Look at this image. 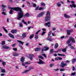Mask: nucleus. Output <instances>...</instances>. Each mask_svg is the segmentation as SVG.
Segmentation results:
<instances>
[{"label": "nucleus", "instance_id": "38", "mask_svg": "<svg viewBox=\"0 0 76 76\" xmlns=\"http://www.w3.org/2000/svg\"><path fill=\"white\" fill-rule=\"evenodd\" d=\"M28 69H34V67L32 66H30L28 67Z\"/></svg>", "mask_w": 76, "mask_h": 76}, {"label": "nucleus", "instance_id": "7", "mask_svg": "<svg viewBox=\"0 0 76 76\" xmlns=\"http://www.w3.org/2000/svg\"><path fill=\"white\" fill-rule=\"evenodd\" d=\"M51 23V22L50 21L48 22V23H45L44 24V26H48V27H50L51 26V24H50Z\"/></svg>", "mask_w": 76, "mask_h": 76}, {"label": "nucleus", "instance_id": "33", "mask_svg": "<svg viewBox=\"0 0 76 76\" xmlns=\"http://www.w3.org/2000/svg\"><path fill=\"white\" fill-rule=\"evenodd\" d=\"M31 70L30 69L26 70L24 72V73H26L28 72H29Z\"/></svg>", "mask_w": 76, "mask_h": 76}, {"label": "nucleus", "instance_id": "47", "mask_svg": "<svg viewBox=\"0 0 76 76\" xmlns=\"http://www.w3.org/2000/svg\"><path fill=\"white\" fill-rule=\"evenodd\" d=\"M19 26L20 27H22L23 25H22V23H19Z\"/></svg>", "mask_w": 76, "mask_h": 76}, {"label": "nucleus", "instance_id": "4", "mask_svg": "<svg viewBox=\"0 0 76 76\" xmlns=\"http://www.w3.org/2000/svg\"><path fill=\"white\" fill-rule=\"evenodd\" d=\"M44 13H45V12L44 11H42L39 13L37 15V17L38 18H41V17H42L43 16V15H44Z\"/></svg>", "mask_w": 76, "mask_h": 76}, {"label": "nucleus", "instance_id": "9", "mask_svg": "<svg viewBox=\"0 0 76 76\" xmlns=\"http://www.w3.org/2000/svg\"><path fill=\"white\" fill-rule=\"evenodd\" d=\"M8 35L10 37L12 38H13V39L15 38V37H14V35H13L12 34H11L10 33H8Z\"/></svg>", "mask_w": 76, "mask_h": 76}, {"label": "nucleus", "instance_id": "22", "mask_svg": "<svg viewBox=\"0 0 76 76\" xmlns=\"http://www.w3.org/2000/svg\"><path fill=\"white\" fill-rule=\"evenodd\" d=\"M17 42H19V43H20V44H22V45H23V44L24 43V42H22L21 41H20L19 40H17Z\"/></svg>", "mask_w": 76, "mask_h": 76}, {"label": "nucleus", "instance_id": "1", "mask_svg": "<svg viewBox=\"0 0 76 76\" xmlns=\"http://www.w3.org/2000/svg\"><path fill=\"white\" fill-rule=\"evenodd\" d=\"M9 9H10L12 10H15V11H17L18 12L19 11L20 12L18 13V16L17 18L18 20H20V18H22V17L23 16V12L21 10V8L19 7H16L15 8H11L9 6L8 7Z\"/></svg>", "mask_w": 76, "mask_h": 76}, {"label": "nucleus", "instance_id": "24", "mask_svg": "<svg viewBox=\"0 0 76 76\" xmlns=\"http://www.w3.org/2000/svg\"><path fill=\"white\" fill-rule=\"evenodd\" d=\"M24 16L25 17H29L30 15H29V14L27 13Z\"/></svg>", "mask_w": 76, "mask_h": 76}, {"label": "nucleus", "instance_id": "13", "mask_svg": "<svg viewBox=\"0 0 76 76\" xmlns=\"http://www.w3.org/2000/svg\"><path fill=\"white\" fill-rule=\"evenodd\" d=\"M11 32L12 33V34H15V33H16L17 32H18V30L16 29L12 30H11Z\"/></svg>", "mask_w": 76, "mask_h": 76}, {"label": "nucleus", "instance_id": "48", "mask_svg": "<svg viewBox=\"0 0 76 76\" xmlns=\"http://www.w3.org/2000/svg\"><path fill=\"white\" fill-rule=\"evenodd\" d=\"M75 75H76V72H75L71 74V75H73V76H75Z\"/></svg>", "mask_w": 76, "mask_h": 76}, {"label": "nucleus", "instance_id": "36", "mask_svg": "<svg viewBox=\"0 0 76 76\" xmlns=\"http://www.w3.org/2000/svg\"><path fill=\"white\" fill-rule=\"evenodd\" d=\"M62 51H63V52H66V49L65 48L63 49H62Z\"/></svg>", "mask_w": 76, "mask_h": 76}, {"label": "nucleus", "instance_id": "19", "mask_svg": "<svg viewBox=\"0 0 76 76\" xmlns=\"http://www.w3.org/2000/svg\"><path fill=\"white\" fill-rule=\"evenodd\" d=\"M26 33H23L22 34V37L23 38H25L26 37Z\"/></svg>", "mask_w": 76, "mask_h": 76}, {"label": "nucleus", "instance_id": "58", "mask_svg": "<svg viewBox=\"0 0 76 76\" xmlns=\"http://www.w3.org/2000/svg\"><path fill=\"white\" fill-rule=\"evenodd\" d=\"M68 47H71V45H72V44L71 43H69L68 44Z\"/></svg>", "mask_w": 76, "mask_h": 76}, {"label": "nucleus", "instance_id": "49", "mask_svg": "<svg viewBox=\"0 0 76 76\" xmlns=\"http://www.w3.org/2000/svg\"><path fill=\"white\" fill-rule=\"evenodd\" d=\"M65 70V69H60V71H61V72H63V71H64Z\"/></svg>", "mask_w": 76, "mask_h": 76}, {"label": "nucleus", "instance_id": "64", "mask_svg": "<svg viewBox=\"0 0 76 76\" xmlns=\"http://www.w3.org/2000/svg\"><path fill=\"white\" fill-rule=\"evenodd\" d=\"M33 6L34 7H36V6H37L36 4H33Z\"/></svg>", "mask_w": 76, "mask_h": 76}, {"label": "nucleus", "instance_id": "43", "mask_svg": "<svg viewBox=\"0 0 76 76\" xmlns=\"http://www.w3.org/2000/svg\"><path fill=\"white\" fill-rule=\"evenodd\" d=\"M58 56H65V55H63V54H58Z\"/></svg>", "mask_w": 76, "mask_h": 76}, {"label": "nucleus", "instance_id": "3", "mask_svg": "<svg viewBox=\"0 0 76 76\" xmlns=\"http://www.w3.org/2000/svg\"><path fill=\"white\" fill-rule=\"evenodd\" d=\"M72 41V42H74V43L75 42V39L72 37H71L70 39L66 42V44H69V43L70 42V41Z\"/></svg>", "mask_w": 76, "mask_h": 76}, {"label": "nucleus", "instance_id": "17", "mask_svg": "<svg viewBox=\"0 0 76 76\" xmlns=\"http://www.w3.org/2000/svg\"><path fill=\"white\" fill-rule=\"evenodd\" d=\"M62 58L61 57H57L56 58H55V60H56V61H58L59 60H62Z\"/></svg>", "mask_w": 76, "mask_h": 76}, {"label": "nucleus", "instance_id": "28", "mask_svg": "<svg viewBox=\"0 0 76 76\" xmlns=\"http://www.w3.org/2000/svg\"><path fill=\"white\" fill-rule=\"evenodd\" d=\"M22 22L23 23H24V24H25V25H28V23H26V22H25V21L24 20H22Z\"/></svg>", "mask_w": 76, "mask_h": 76}, {"label": "nucleus", "instance_id": "5", "mask_svg": "<svg viewBox=\"0 0 76 76\" xmlns=\"http://www.w3.org/2000/svg\"><path fill=\"white\" fill-rule=\"evenodd\" d=\"M49 50V48L47 46H44L43 48H42V51H48Z\"/></svg>", "mask_w": 76, "mask_h": 76}, {"label": "nucleus", "instance_id": "21", "mask_svg": "<svg viewBox=\"0 0 76 76\" xmlns=\"http://www.w3.org/2000/svg\"><path fill=\"white\" fill-rule=\"evenodd\" d=\"M58 43H56L55 45V49H57V48H58Z\"/></svg>", "mask_w": 76, "mask_h": 76}, {"label": "nucleus", "instance_id": "51", "mask_svg": "<svg viewBox=\"0 0 76 76\" xmlns=\"http://www.w3.org/2000/svg\"><path fill=\"white\" fill-rule=\"evenodd\" d=\"M40 31H41V30H38L37 32H36L35 33V34H36V35H37V34H38V32H40Z\"/></svg>", "mask_w": 76, "mask_h": 76}, {"label": "nucleus", "instance_id": "10", "mask_svg": "<svg viewBox=\"0 0 76 76\" xmlns=\"http://www.w3.org/2000/svg\"><path fill=\"white\" fill-rule=\"evenodd\" d=\"M37 63L39 64H44V62H43L42 60L39 59V61Z\"/></svg>", "mask_w": 76, "mask_h": 76}, {"label": "nucleus", "instance_id": "53", "mask_svg": "<svg viewBox=\"0 0 76 76\" xmlns=\"http://www.w3.org/2000/svg\"><path fill=\"white\" fill-rule=\"evenodd\" d=\"M38 8H39V6H38L36 8L35 10H38Z\"/></svg>", "mask_w": 76, "mask_h": 76}, {"label": "nucleus", "instance_id": "35", "mask_svg": "<svg viewBox=\"0 0 76 76\" xmlns=\"http://www.w3.org/2000/svg\"><path fill=\"white\" fill-rule=\"evenodd\" d=\"M6 42L5 41H3L2 42V43L1 44L2 45H4V44H5V42Z\"/></svg>", "mask_w": 76, "mask_h": 76}, {"label": "nucleus", "instance_id": "14", "mask_svg": "<svg viewBox=\"0 0 76 76\" xmlns=\"http://www.w3.org/2000/svg\"><path fill=\"white\" fill-rule=\"evenodd\" d=\"M13 56L15 57H17L19 56V53H16L15 52L13 53Z\"/></svg>", "mask_w": 76, "mask_h": 76}, {"label": "nucleus", "instance_id": "26", "mask_svg": "<svg viewBox=\"0 0 76 76\" xmlns=\"http://www.w3.org/2000/svg\"><path fill=\"white\" fill-rule=\"evenodd\" d=\"M45 9V8H44V7H40L39 8V10H44V9Z\"/></svg>", "mask_w": 76, "mask_h": 76}, {"label": "nucleus", "instance_id": "27", "mask_svg": "<svg viewBox=\"0 0 76 76\" xmlns=\"http://www.w3.org/2000/svg\"><path fill=\"white\" fill-rule=\"evenodd\" d=\"M47 39L48 40H49V41H51L53 40V39H52V38H51V37H50V38L49 39Z\"/></svg>", "mask_w": 76, "mask_h": 76}, {"label": "nucleus", "instance_id": "25", "mask_svg": "<svg viewBox=\"0 0 76 76\" xmlns=\"http://www.w3.org/2000/svg\"><path fill=\"white\" fill-rule=\"evenodd\" d=\"M2 28L4 31H5L6 32H7V30L6 29V28H5V27H4L3 26L2 27Z\"/></svg>", "mask_w": 76, "mask_h": 76}, {"label": "nucleus", "instance_id": "63", "mask_svg": "<svg viewBox=\"0 0 76 76\" xmlns=\"http://www.w3.org/2000/svg\"><path fill=\"white\" fill-rule=\"evenodd\" d=\"M13 50H14V51H17V49L16 48H13Z\"/></svg>", "mask_w": 76, "mask_h": 76}, {"label": "nucleus", "instance_id": "44", "mask_svg": "<svg viewBox=\"0 0 76 76\" xmlns=\"http://www.w3.org/2000/svg\"><path fill=\"white\" fill-rule=\"evenodd\" d=\"M39 58H41V59H42V60L44 59V58L42 56H39Z\"/></svg>", "mask_w": 76, "mask_h": 76}, {"label": "nucleus", "instance_id": "45", "mask_svg": "<svg viewBox=\"0 0 76 76\" xmlns=\"http://www.w3.org/2000/svg\"><path fill=\"white\" fill-rule=\"evenodd\" d=\"M13 10H11L10 12V14H12V13H13Z\"/></svg>", "mask_w": 76, "mask_h": 76}, {"label": "nucleus", "instance_id": "61", "mask_svg": "<svg viewBox=\"0 0 76 76\" xmlns=\"http://www.w3.org/2000/svg\"><path fill=\"white\" fill-rule=\"evenodd\" d=\"M31 63H28V61L26 62L25 63V64H30Z\"/></svg>", "mask_w": 76, "mask_h": 76}, {"label": "nucleus", "instance_id": "29", "mask_svg": "<svg viewBox=\"0 0 76 76\" xmlns=\"http://www.w3.org/2000/svg\"><path fill=\"white\" fill-rule=\"evenodd\" d=\"M41 49L40 48H36L35 49V51H39Z\"/></svg>", "mask_w": 76, "mask_h": 76}, {"label": "nucleus", "instance_id": "11", "mask_svg": "<svg viewBox=\"0 0 76 76\" xmlns=\"http://www.w3.org/2000/svg\"><path fill=\"white\" fill-rule=\"evenodd\" d=\"M29 57L30 59L31 60H32V59H33L34 55L32 54H29Z\"/></svg>", "mask_w": 76, "mask_h": 76}, {"label": "nucleus", "instance_id": "52", "mask_svg": "<svg viewBox=\"0 0 76 76\" xmlns=\"http://www.w3.org/2000/svg\"><path fill=\"white\" fill-rule=\"evenodd\" d=\"M19 47H20L21 49L22 50H23V47H22V45H19Z\"/></svg>", "mask_w": 76, "mask_h": 76}, {"label": "nucleus", "instance_id": "23", "mask_svg": "<svg viewBox=\"0 0 76 76\" xmlns=\"http://www.w3.org/2000/svg\"><path fill=\"white\" fill-rule=\"evenodd\" d=\"M76 61V58H74L72 60V63L73 64L75 63V62Z\"/></svg>", "mask_w": 76, "mask_h": 76}, {"label": "nucleus", "instance_id": "60", "mask_svg": "<svg viewBox=\"0 0 76 76\" xmlns=\"http://www.w3.org/2000/svg\"><path fill=\"white\" fill-rule=\"evenodd\" d=\"M66 63H70V61H69V60H66Z\"/></svg>", "mask_w": 76, "mask_h": 76}, {"label": "nucleus", "instance_id": "42", "mask_svg": "<svg viewBox=\"0 0 76 76\" xmlns=\"http://www.w3.org/2000/svg\"><path fill=\"white\" fill-rule=\"evenodd\" d=\"M45 33H46V32H45V31H43L42 32V35H44V34H45Z\"/></svg>", "mask_w": 76, "mask_h": 76}, {"label": "nucleus", "instance_id": "55", "mask_svg": "<svg viewBox=\"0 0 76 76\" xmlns=\"http://www.w3.org/2000/svg\"><path fill=\"white\" fill-rule=\"evenodd\" d=\"M52 30L53 31H56V28H52Z\"/></svg>", "mask_w": 76, "mask_h": 76}, {"label": "nucleus", "instance_id": "16", "mask_svg": "<svg viewBox=\"0 0 76 76\" xmlns=\"http://www.w3.org/2000/svg\"><path fill=\"white\" fill-rule=\"evenodd\" d=\"M64 16L65 18H70V15H69L66 14H64Z\"/></svg>", "mask_w": 76, "mask_h": 76}, {"label": "nucleus", "instance_id": "31", "mask_svg": "<svg viewBox=\"0 0 76 76\" xmlns=\"http://www.w3.org/2000/svg\"><path fill=\"white\" fill-rule=\"evenodd\" d=\"M34 34H32L30 36V39H32V38L34 37Z\"/></svg>", "mask_w": 76, "mask_h": 76}, {"label": "nucleus", "instance_id": "18", "mask_svg": "<svg viewBox=\"0 0 76 76\" xmlns=\"http://www.w3.org/2000/svg\"><path fill=\"white\" fill-rule=\"evenodd\" d=\"M20 61L22 62H23L25 61V57L24 56L22 57L20 59Z\"/></svg>", "mask_w": 76, "mask_h": 76}, {"label": "nucleus", "instance_id": "30", "mask_svg": "<svg viewBox=\"0 0 76 76\" xmlns=\"http://www.w3.org/2000/svg\"><path fill=\"white\" fill-rule=\"evenodd\" d=\"M57 6H58V7H60L61 6V4H60V3L58 2V3L57 4Z\"/></svg>", "mask_w": 76, "mask_h": 76}, {"label": "nucleus", "instance_id": "20", "mask_svg": "<svg viewBox=\"0 0 76 76\" xmlns=\"http://www.w3.org/2000/svg\"><path fill=\"white\" fill-rule=\"evenodd\" d=\"M53 52H54V50H53V49H51L50 50V54H53Z\"/></svg>", "mask_w": 76, "mask_h": 76}, {"label": "nucleus", "instance_id": "50", "mask_svg": "<svg viewBox=\"0 0 76 76\" xmlns=\"http://www.w3.org/2000/svg\"><path fill=\"white\" fill-rule=\"evenodd\" d=\"M1 13L2 15H6V13L4 12H2Z\"/></svg>", "mask_w": 76, "mask_h": 76}, {"label": "nucleus", "instance_id": "15", "mask_svg": "<svg viewBox=\"0 0 76 76\" xmlns=\"http://www.w3.org/2000/svg\"><path fill=\"white\" fill-rule=\"evenodd\" d=\"M2 47L4 49H7L8 48H9V47L8 46H7L6 45H3L2 46Z\"/></svg>", "mask_w": 76, "mask_h": 76}, {"label": "nucleus", "instance_id": "40", "mask_svg": "<svg viewBox=\"0 0 76 76\" xmlns=\"http://www.w3.org/2000/svg\"><path fill=\"white\" fill-rule=\"evenodd\" d=\"M41 5H42V6H45V4L43 2L41 3Z\"/></svg>", "mask_w": 76, "mask_h": 76}, {"label": "nucleus", "instance_id": "8", "mask_svg": "<svg viewBox=\"0 0 76 76\" xmlns=\"http://www.w3.org/2000/svg\"><path fill=\"white\" fill-rule=\"evenodd\" d=\"M67 66V64L64 63V62L62 61L61 63V67H64L65 66Z\"/></svg>", "mask_w": 76, "mask_h": 76}, {"label": "nucleus", "instance_id": "34", "mask_svg": "<svg viewBox=\"0 0 76 76\" xmlns=\"http://www.w3.org/2000/svg\"><path fill=\"white\" fill-rule=\"evenodd\" d=\"M1 72L2 73H5L6 71H5V70L4 69H1Z\"/></svg>", "mask_w": 76, "mask_h": 76}, {"label": "nucleus", "instance_id": "6", "mask_svg": "<svg viewBox=\"0 0 76 76\" xmlns=\"http://www.w3.org/2000/svg\"><path fill=\"white\" fill-rule=\"evenodd\" d=\"M71 2L72 4L70 5V7H71L72 8L73 7L75 8L76 7V5L75 4V2H74V1H71Z\"/></svg>", "mask_w": 76, "mask_h": 76}, {"label": "nucleus", "instance_id": "54", "mask_svg": "<svg viewBox=\"0 0 76 76\" xmlns=\"http://www.w3.org/2000/svg\"><path fill=\"white\" fill-rule=\"evenodd\" d=\"M64 38V36H62L60 37V39H63Z\"/></svg>", "mask_w": 76, "mask_h": 76}, {"label": "nucleus", "instance_id": "37", "mask_svg": "<svg viewBox=\"0 0 76 76\" xmlns=\"http://www.w3.org/2000/svg\"><path fill=\"white\" fill-rule=\"evenodd\" d=\"M54 65V64H50V67H52Z\"/></svg>", "mask_w": 76, "mask_h": 76}, {"label": "nucleus", "instance_id": "62", "mask_svg": "<svg viewBox=\"0 0 76 76\" xmlns=\"http://www.w3.org/2000/svg\"><path fill=\"white\" fill-rule=\"evenodd\" d=\"M75 70V67L74 66H73L72 67V70Z\"/></svg>", "mask_w": 76, "mask_h": 76}, {"label": "nucleus", "instance_id": "2", "mask_svg": "<svg viewBox=\"0 0 76 76\" xmlns=\"http://www.w3.org/2000/svg\"><path fill=\"white\" fill-rule=\"evenodd\" d=\"M50 12L48 11H47L46 14V17L45 18V22L50 21Z\"/></svg>", "mask_w": 76, "mask_h": 76}, {"label": "nucleus", "instance_id": "56", "mask_svg": "<svg viewBox=\"0 0 76 76\" xmlns=\"http://www.w3.org/2000/svg\"><path fill=\"white\" fill-rule=\"evenodd\" d=\"M42 56H44L45 57H47V56L46 55H45V54H42Z\"/></svg>", "mask_w": 76, "mask_h": 76}, {"label": "nucleus", "instance_id": "41", "mask_svg": "<svg viewBox=\"0 0 76 76\" xmlns=\"http://www.w3.org/2000/svg\"><path fill=\"white\" fill-rule=\"evenodd\" d=\"M2 65H3L4 66L6 65V62H2Z\"/></svg>", "mask_w": 76, "mask_h": 76}, {"label": "nucleus", "instance_id": "57", "mask_svg": "<svg viewBox=\"0 0 76 76\" xmlns=\"http://www.w3.org/2000/svg\"><path fill=\"white\" fill-rule=\"evenodd\" d=\"M26 65V64H25V63H22V66H25Z\"/></svg>", "mask_w": 76, "mask_h": 76}, {"label": "nucleus", "instance_id": "32", "mask_svg": "<svg viewBox=\"0 0 76 76\" xmlns=\"http://www.w3.org/2000/svg\"><path fill=\"white\" fill-rule=\"evenodd\" d=\"M51 32H52V31H50L49 32L48 34V37H49L50 35H51Z\"/></svg>", "mask_w": 76, "mask_h": 76}, {"label": "nucleus", "instance_id": "59", "mask_svg": "<svg viewBox=\"0 0 76 76\" xmlns=\"http://www.w3.org/2000/svg\"><path fill=\"white\" fill-rule=\"evenodd\" d=\"M70 48H71V49H73V48H74V47H73V46H71L70 47Z\"/></svg>", "mask_w": 76, "mask_h": 76}, {"label": "nucleus", "instance_id": "46", "mask_svg": "<svg viewBox=\"0 0 76 76\" xmlns=\"http://www.w3.org/2000/svg\"><path fill=\"white\" fill-rule=\"evenodd\" d=\"M38 38V36L35 35V39H37Z\"/></svg>", "mask_w": 76, "mask_h": 76}, {"label": "nucleus", "instance_id": "39", "mask_svg": "<svg viewBox=\"0 0 76 76\" xmlns=\"http://www.w3.org/2000/svg\"><path fill=\"white\" fill-rule=\"evenodd\" d=\"M1 7H4V8H5V7H7V6H6V5H1Z\"/></svg>", "mask_w": 76, "mask_h": 76}, {"label": "nucleus", "instance_id": "12", "mask_svg": "<svg viewBox=\"0 0 76 76\" xmlns=\"http://www.w3.org/2000/svg\"><path fill=\"white\" fill-rule=\"evenodd\" d=\"M70 32H72V30H67V35H70Z\"/></svg>", "mask_w": 76, "mask_h": 76}]
</instances>
